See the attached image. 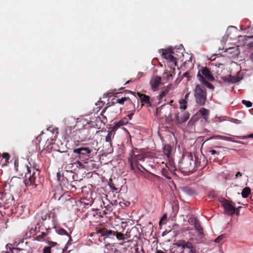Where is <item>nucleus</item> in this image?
<instances>
[{"label":"nucleus","mask_w":253,"mask_h":253,"mask_svg":"<svg viewBox=\"0 0 253 253\" xmlns=\"http://www.w3.org/2000/svg\"><path fill=\"white\" fill-rule=\"evenodd\" d=\"M95 230L97 234H100L105 238H109L112 240H115L116 238L118 241H124L129 239V240L136 241L140 237L138 228L136 226L127 229L125 234L105 227H96Z\"/></svg>","instance_id":"f257e3e1"},{"label":"nucleus","mask_w":253,"mask_h":253,"mask_svg":"<svg viewBox=\"0 0 253 253\" xmlns=\"http://www.w3.org/2000/svg\"><path fill=\"white\" fill-rule=\"evenodd\" d=\"M30 166L26 165L23 168L25 171V179L23 182L26 186H32V188H35L40 183V181L37 179L39 172L38 169H35L34 167H31L30 164Z\"/></svg>","instance_id":"f03ea898"},{"label":"nucleus","mask_w":253,"mask_h":253,"mask_svg":"<svg viewBox=\"0 0 253 253\" xmlns=\"http://www.w3.org/2000/svg\"><path fill=\"white\" fill-rule=\"evenodd\" d=\"M199 165L200 164L197 161V158L195 157L194 161L192 153L189 152L183 154L179 163V167L183 172L193 171L195 169V166L198 167Z\"/></svg>","instance_id":"7ed1b4c3"},{"label":"nucleus","mask_w":253,"mask_h":253,"mask_svg":"<svg viewBox=\"0 0 253 253\" xmlns=\"http://www.w3.org/2000/svg\"><path fill=\"white\" fill-rule=\"evenodd\" d=\"M145 159V157L143 154L135 155L133 151L129 154L128 163L130 165V169L137 175H142L143 171L142 170L138 165L140 164V162H143Z\"/></svg>","instance_id":"20e7f679"},{"label":"nucleus","mask_w":253,"mask_h":253,"mask_svg":"<svg viewBox=\"0 0 253 253\" xmlns=\"http://www.w3.org/2000/svg\"><path fill=\"white\" fill-rule=\"evenodd\" d=\"M189 240H179L174 245L177 247L176 249L173 251V253H185L184 250H186L188 253H198L197 247Z\"/></svg>","instance_id":"39448f33"},{"label":"nucleus","mask_w":253,"mask_h":253,"mask_svg":"<svg viewBox=\"0 0 253 253\" xmlns=\"http://www.w3.org/2000/svg\"><path fill=\"white\" fill-rule=\"evenodd\" d=\"M43 230V228H42ZM45 231H42L41 234L36 237V240L39 241L47 242L48 243V246H45L43 249V253H50L51 248L57 245L56 242L50 241L51 238L49 236L50 229L45 228Z\"/></svg>","instance_id":"423d86ee"},{"label":"nucleus","mask_w":253,"mask_h":253,"mask_svg":"<svg viewBox=\"0 0 253 253\" xmlns=\"http://www.w3.org/2000/svg\"><path fill=\"white\" fill-rule=\"evenodd\" d=\"M195 101L197 104L204 106L207 100V91L205 87L199 84L196 85L194 90Z\"/></svg>","instance_id":"0eeeda50"},{"label":"nucleus","mask_w":253,"mask_h":253,"mask_svg":"<svg viewBox=\"0 0 253 253\" xmlns=\"http://www.w3.org/2000/svg\"><path fill=\"white\" fill-rule=\"evenodd\" d=\"M92 151L88 147H81L73 150V153L75 154V158L82 161L87 160Z\"/></svg>","instance_id":"6e6552de"},{"label":"nucleus","mask_w":253,"mask_h":253,"mask_svg":"<svg viewBox=\"0 0 253 253\" xmlns=\"http://www.w3.org/2000/svg\"><path fill=\"white\" fill-rule=\"evenodd\" d=\"M88 218L89 219L90 225L94 226V223H98L100 222L101 218L103 217L101 212L99 210H93L88 213Z\"/></svg>","instance_id":"1a4fd4ad"},{"label":"nucleus","mask_w":253,"mask_h":253,"mask_svg":"<svg viewBox=\"0 0 253 253\" xmlns=\"http://www.w3.org/2000/svg\"><path fill=\"white\" fill-rule=\"evenodd\" d=\"M190 114L187 111H182L180 113L174 114L175 122L176 124H181L186 122L189 118Z\"/></svg>","instance_id":"9d476101"},{"label":"nucleus","mask_w":253,"mask_h":253,"mask_svg":"<svg viewBox=\"0 0 253 253\" xmlns=\"http://www.w3.org/2000/svg\"><path fill=\"white\" fill-rule=\"evenodd\" d=\"M198 73H200V74L201 73L202 74V76H203L204 79L206 80L209 81H213L214 80V77L209 69L207 67H202Z\"/></svg>","instance_id":"9b49d317"},{"label":"nucleus","mask_w":253,"mask_h":253,"mask_svg":"<svg viewBox=\"0 0 253 253\" xmlns=\"http://www.w3.org/2000/svg\"><path fill=\"white\" fill-rule=\"evenodd\" d=\"M224 209L228 215H233L235 212V208L233 205L227 200H225L223 203Z\"/></svg>","instance_id":"f8f14e48"},{"label":"nucleus","mask_w":253,"mask_h":253,"mask_svg":"<svg viewBox=\"0 0 253 253\" xmlns=\"http://www.w3.org/2000/svg\"><path fill=\"white\" fill-rule=\"evenodd\" d=\"M161 77L160 76H154L150 80V84L153 90L157 89L158 86L161 84Z\"/></svg>","instance_id":"ddd939ff"},{"label":"nucleus","mask_w":253,"mask_h":253,"mask_svg":"<svg viewBox=\"0 0 253 253\" xmlns=\"http://www.w3.org/2000/svg\"><path fill=\"white\" fill-rule=\"evenodd\" d=\"M162 56L167 60H169L172 63H174L176 65V58L173 56L171 53L168 52L166 49H162Z\"/></svg>","instance_id":"4468645a"},{"label":"nucleus","mask_w":253,"mask_h":253,"mask_svg":"<svg viewBox=\"0 0 253 253\" xmlns=\"http://www.w3.org/2000/svg\"><path fill=\"white\" fill-rule=\"evenodd\" d=\"M222 79L224 82L231 83H236L239 82L242 79L238 76L229 75L222 78Z\"/></svg>","instance_id":"2eb2a0df"},{"label":"nucleus","mask_w":253,"mask_h":253,"mask_svg":"<svg viewBox=\"0 0 253 253\" xmlns=\"http://www.w3.org/2000/svg\"><path fill=\"white\" fill-rule=\"evenodd\" d=\"M197 118L196 117H192L187 125V129L190 132H192L195 130V124L197 121Z\"/></svg>","instance_id":"dca6fc26"},{"label":"nucleus","mask_w":253,"mask_h":253,"mask_svg":"<svg viewBox=\"0 0 253 253\" xmlns=\"http://www.w3.org/2000/svg\"><path fill=\"white\" fill-rule=\"evenodd\" d=\"M126 101H128L130 105L131 106H132V109L133 110H135V104L134 103H133L132 101L129 98H128V97H123V98H122L121 99H117L116 100V102L113 101L112 102V103L114 104L115 103H119L120 104H122L123 105V104H124V102Z\"/></svg>","instance_id":"f3484780"},{"label":"nucleus","mask_w":253,"mask_h":253,"mask_svg":"<svg viewBox=\"0 0 253 253\" xmlns=\"http://www.w3.org/2000/svg\"><path fill=\"white\" fill-rule=\"evenodd\" d=\"M137 95L139 97L141 102L149 105V106L151 105V102L150 100V97L148 95L142 94L139 92H137Z\"/></svg>","instance_id":"a211bd4d"},{"label":"nucleus","mask_w":253,"mask_h":253,"mask_svg":"<svg viewBox=\"0 0 253 253\" xmlns=\"http://www.w3.org/2000/svg\"><path fill=\"white\" fill-rule=\"evenodd\" d=\"M117 201L116 200H112L111 201V203L109 204H107L106 205H105L104 207L105 210L103 211V215H105L107 213V212H110L112 211V206L113 205H117Z\"/></svg>","instance_id":"6ab92c4d"},{"label":"nucleus","mask_w":253,"mask_h":253,"mask_svg":"<svg viewBox=\"0 0 253 253\" xmlns=\"http://www.w3.org/2000/svg\"><path fill=\"white\" fill-rule=\"evenodd\" d=\"M197 77L199 78V81L201 82L207 87L211 89H214V86L211 84L209 83L206 80H205L203 76H201V74H200V73H198Z\"/></svg>","instance_id":"aec40b11"},{"label":"nucleus","mask_w":253,"mask_h":253,"mask_svg":"<svg viewBox=\"0 0 253 253\" xmlns=\"http://www.w3.org/2000/svg\"><path fill=\"white\" fill-rule=\"evenodd\" d=\"M115 135V132L114 131V129L108 131V134L105 137V141L107 143H109V145L112 146V139L114 138Z\"/></svg>","instance_id":"412c9836"},{"label":"nucleus","mask_w":253,"mask_h":253,"mask_svg":"<svg viewBox=\"0 0 253 253\" xmlns=\"http://www.w3.org/2000/svg\"><path fill=\"white\" fill-rule=\"evenodd\" d=\"M52 193L53 194L52 197L55 200H60L64 196V194L62 193L61 190L59 189H57L54 191H52Z\"/></svg>","instance_id":"4be33fe9"},{"label":"nucleus","mask_w":253,"mask_h":253,"mask_svg":"<svg viewBox=\"0 0 253 253\" xmlns=\"http://www.w3.org/2000/svg\"><path fill=\"white\" fill-rule=\"evenodd\" d=\"M7 222L8 219L4 218H0V232H3L7 228Z\"/></svg>","instance_id":"5701e85b"},{"label":"nucleus","mask_w":253,"mask_h":253,"mask_svg":"<svg viewBox=\"0 0 253 253\" xmlns=\"http://www.w3.org/2000/svg\"><path fill=\"white\" fill-rule=\"evenodd\" d=\"M194 226L196 229L198 231L199 234H203V229L201 225L200 222L197 218L194 219Z\"/></svg>","instance_id":"b1692460"},{"label":"nucleus","mask_w":253,"mask_h":253,"mask_svg":"<svg viewBox=\"0 0 253 253\" xmlns=\"http://www.w3.org/2000/svg\"><path fill=\"white\" fill-rule=\"evenodd\" d=\"M171 150V147L170 145H165L163 148V152L169 159H170Z\"/></svg>","instance_id":"393cba45"},{"label":"nucleus","mask_w":253,"mask_h":253,"mask_svg":"<svg viewBox=\"0 0 253 253\" xmlns=\"http://www.w3.org/2000/svg\"><path fill=\"white\" fill-rule=\"evenodd\" d=\"M183 191L188 195H193L195 194V190L189 186H185L182 188Z\"/></svg>","instance_id":"a878e982"},{"label":"nucleus","mask_w":253,"mask_h":253,"mask_svg":"<svg viewBox=\"0 0 253 253\" xmlns=\"http://www.w3.org/2000/svg\"><path fill=\"white\" fill-rule=\"evenodd\" d=\"M209 153L212 155V157H211L210 159H213L214 161H217L218 158L216 156L220 155V152L215 150H211L209 151Z\"/></svg>","instance_id":"bb28decb"},{"label":"nucleus","mask_w":253,"mask_h":253,"mask_svg":"<svg viewBox=\"0 0 253 253\" xmlns=\"http://www.w3.org/2000/svg\"><path fill=\"white\" fill-rule=\"evenodd\" d=\"M166 166L171 173H173L176 170V167L173 162L169 161V163H167Z\"/></svg>","instance_id":"cd10ccee"},{"label":"nucleus","mask_w":253,"mask_h":253,"mask_svg":"<svg viewBox=\"0 0 253 253\" xmlns=\"http://www.w3.org/2000/svg\"><path fill=\"white\" fill-rule=\"evenodd\" d=\"M48 219L51 220L53 223L56 221V215L54 210H51L50 212L48 211Z\"/></svg>","instance_id":"c85d7f7f"},{"label":"nucleus","mask_w":253,"mask_h":253,"mask_svg":"<svg viewBox=\"0 0 253 253\" xmlns=\"http://www.w3.org/2000/svg\"><path fill=\"white\" fill-rule=\"evenodd\" d=\"M199 112L202 115L203 118L207 121L208 117L209 115V111L205 108H202L199 110Z\"/></svg>","instance_id":"c756f323"},{"label":"nucleus","mask_w":253,"mask_h":253,"mask_svg":"<svg viewBox=\"0 0 253 253\" xmlns=\"http://www.w3.org/2000/svg\"><path fill=\"white\" fill-rule=\"evenodd\" d=\"M251 189L248 187H245L244 188L242 192V196L243 198H247L249 195L251 194Z\"/></svg>","instance_id":"7c9ffc66"},{"label":"nucleus","mask_w":253,"mask_h":253,"mask_svg":"<svg viewBox=\"0 0 253 253\" xmlns=\"http://www.w3.org/2000/svg\"><path fill=\"white\" fill-rule=\"evenodd\" d=\"M179 102L180 104V109L184 110L187 108V101L185 99H181L179 100Z\"/></svg>","instance_id":"2f4dec72"},{"label":"nucleus","mask_w":253,"mask_h":253,"mask_svg":"<svg viewBox=\"0 0 253 253\" xmlns=\"http://www.w3.org/2000/svg\"><path fill=\"white\" fill-rule=\"evenodd\" d=\"M56 232L61 235H66L69 236L70 240H71V237L68 234L67 232L64 229L61 228H57L56 229Z\"/></svg>","instance_id":"473e14b6"},{"label":"nucleus","mask_w":253,"mask_h":253,"mask_svg":"<svg viewBox=\"0 0 253 253\" xmlns=\"http://www.w3.org/2000/svg\"><path fill=\"white\" fill-rule=\"evenodd\" d=\"M169 170V169L166 168H163L162 169V174L163 176H165L167 179H171V178L170 176Z\"/></svg>","instance_id":"72a5a7b5"},{"label":"nucleus","mask_w":253,"mask_h":253,"mask_svg":"<svg viewBox=\"0 0 253 253\" xmlns=\"http://www.w3.org/2000/svg\"><path fill=\"white\" fill-rule=\"evenodd\" d=\"M226 236L225 234H222L217 237L215 240L214 242L217 243H223L224 241V239Z\"/></svg>","instance_id":"f704fd0d"},{"label":"nucleus","mask_w":253,"mask_h":253,"mask_svg":"<svg viewBox=\"0 0 253 253\" xmlns=\"http://www.w3.org/2000/svg\"><path fill=\"white\" fill-rule=\"evenodd\" d=\"M108 196L107 195H105L104 196H102L101 198V200L102 201V204L101 205L102 207H104L105 205H106L108 204L111 203V202L108 200L107 199Z\"/></svg>","instance_id":"c9c22d12"},{"label":"nucleus","mask_w":253,"mask_h":253,"mask_svg":"<svg viewBox=\"0 0 253 253\" xmlns=\"http://www.w3.org/2000/svg\"><path fill=\"white\" fill-rule=\"evenodd\" d=\"M41 218L43 220H46L47 218L48 219V211H43L41 213Z\"/></svg>","instance_id":"e433bc0d"},{"label":"nucleus","mask_w":253,"mask_h":253,"mask_svg":"<svg viewBox=\"0 0 253 253\" xmlns=\"http://www.w3.org/2000/svg\"><path fill=\"white\" fill-rule=\"evenodd\" d=\"M168 93V89H166L164 91H163L161 94H160L158 96V98L159 100H161L165 96H166Z\"/></svg>","instance_id":"4c0bfd02"},{"label":"nucleus","mask_w":253,"mask_h":253,"mask_svg":"<svg viewBox=\"0 0 253 253\" xmlns=\"http://www.w3.org/2000/svg\"><path fill=\"white\" fill-rule=\"evenodd\" d=\"M0 199L2 201L6 202L7 201L6 193L0 191Z\"/></svg>","instance_id":"58836bf2"},{"label":"nucleus","mask_w":253,"mask_h":253,"mask_svg":"<svg viewBox=\"0 0 253 253\" xmlns=\"http://www.w3.org/2000/svg\"><path fill=\"white\" fill-rule=\"evenodd\" d=\"M242 103L248 108L251 107L252 106V103L250 101L243 100L242 101Z\"/></svg>","instance_id":"ea45409f"},{"label":"nucleus","mask_w":253,"mask_h":253,"mask_svg":"<svg viewBox=\"0 0 253 253\" xmlns=\"http://www.w3.org/2000/svg\"><path fill=\"white\" fill-rule=\"evenodd\" d=\"M10 253H20L22 250L19 248H12L10 250Z\"/></svg>","instance_id":"a19ab883"},{"label":"nucleus","mask_w":253,"mask_h":253,"mask_svg":"<svg viewBox=\"0 0 253 253\" xmlns=\"http://www.w3.org/2000/svg\"><path fill=\"white\" fill-rule=\"evenodd\" d=\"M124 124H125V123L123 122V121H122V120L119 121V122H118L116 123L115 126H114V129L116 127H119L121 126H122Z\"/></svg>","instance_id":"79ce46f5"},{"label":"nucleus","mask_w":253,"mask_h":253,"mask_svg":"<svg viewBox=\"0 0 253 253\" xmlns=\"http://www.w3.org/2000/svg\"><path fill=\"white\" fill-rule=\"evenodd\" d=\"M109 186L111 188V189L114 190V191H117L118 189L115 187V184L112 182V180H111L109 183Z\"/></svg>","instance_id":"37998d69"},{"label":"nucleus","mask_w":253,"mask_h":253,"mask_svg":"<svg viewBox=\"0 0 253 253\" xmlns=\"http://www.w3.org/2000/svg\"><path fill=\"white\" fill-rule=\"evenodd\" d=\"M2 158L5 159V162H7L9 159L10 156L8 153H3L2 155Z\"/></svg>","instance_id":"c03bdc74"},{"label":"nucleus","mask_w":253,"mask_h":253,"mask_svg":"<svg viewBox=\"0 0 253 253\" xmlns=\"http://www.w3.org/2000/svg\"><path fill=\"white\" fill-rule=\"evenodd\" d=\"M63 153L62 157L64 160H67L69 158L70 154L67 151H64Z\"/></svg>","instance_id":"a18cd8bd"},{"label":"nucleus","mask_w":253,"mask_h":253,"mask_svg":"<svg viewBox=\"0 0 253 253\" xmlns=\"http://www.w3.org/2000/svg\"><path fill=\"white\" fill-rule=\"evenodd\" d=\"M68 180L67 179H65L63 180V186H65L68 189H69V188L68 187V186H69V183L68 182Z\"/></svg>","instance_id":"49530a36"},{"label":"nucleus","mask_w":253,"mask_h":253,"mask_svg":"<svg viewBox=\"0 0 253 253\" xmlns=\"http://www.w3.org/2000/svg\"><path fill=\"white\" fill-rule=\"evenodd\" d=\"M106 108H106L105 109H104V110L102 111V112H101V115H102V118H103V119H104V120H102V123H103L104 124H105V123L107 122V118H106V117L105 116H104V115L102 114V113L105 111V110L106 109Z\"/></svg>","instance_id":"de8ad7c7"},{"label":"nucleus","mask_w":253,"mask_h":253,"mask_svg":"<svg viewBox=\"0 0 253 253\" xmlns=\"http://www.w3.org/2000/svg\"><path fill=\"white\" fill-rule=\"evenodd\" d=\"M240 138H241L242 139H245V138H253V134H251L250 135H248L247 136H242V137H240Z\"/></svg>","instance_id":"09e8293b"},{"label":"nucleus","mask_w":253,"mask_h":253,"mask_svg":"<svg viewBox=\"0 0 253 253\" xmlns=\"http://www.w3.org/2000/svg\"><path fill=\"white\" fill-rule=\"evenodd\" d=\"M232 122L235 123V124H240L242 123V122L240 120H239L238 119H233L232 120Z\"/></svg>","instance_id":"8fccbe9b"},{"label":"nucleus","mask_w":253,"mask_h":253,"mask_svg":"<svg viewBox=\"0 0 253 253\" xmlns=\"http://www.w3.org/2000/svg\"><path fill=\"white\" fill-rule=\"evenodd\" d=\"M244 39H245V40L246 41H247V40H248L249 39H253V35H252V36H245Z\"/></svg>","instance_id":"3c124183"},{"label":"nucleus","mask_w":253,"mask_h":253,"mask_svg":"<svg viewBox=\"0 0 253 253\" xmlns=\"http://www.w3.org/2000/svg\"><path fill=\"white\" fill-rule=\"evenodd\" d=\"M190 95V92H187L185 95V96H184V98L183 99H185V100H187L188 97H189V96Z\"/></svg>","instance_id":"603ef678"},{"label":"nucleus","mask_w":253,"mask_h":253,"mask_svg":"<svg viewBox=\"0 0 253 253\" xmlns=\"http://www.w3.org/2000/svg\"><path fill=\"white\" fill-rule=\"evenodd\" d=\"M242 174L240 172H238L235 175V178H237L239 176H241Z\"/></svg>","instance_id":"864d4df0"},{"label":"nucleus","mask_w":253,"mask_h":253,"mask_svg":"<svg viewBox=\"0 0 253 253\" xmlns=\"http://www.w3.org/2000/svg\"><path fill=\"white\" fill-rule=\"evenodd\" d=\"M66 132H67V131L69 130L70 132L72 130V128L71 126H67L66 128Z\"/></svg>","instance_id":"5fc2aeb1"},{"label":"nucleus","mask_w":253,"mask_h":253,"mask_svg":"<svg viewBox=\"0 0 253 253\" xmlns=\"http://www.w3.org/2000/svg\"><path fill=\"white\" fill-rule=\"evenodd\" d=\"M57 177L58 180H60L61 175L59 172L57 173Z\"/></svg>","instance_id":"6e6d98bb"},{"label":"nucleus","mask_w":253,"mask_h":253,"mask_svg":"<svg viewBox=\"0 0 253 253\" xmlns=\"http://www.w3.org/2000/svg\"><path fill=\"white\" fill-rule=\"evenodd\" d=\"M140 167L143 170H144L145 171H147V170L145 169V168L143 167V166L141 164L138 165V167Z\"/></svg>","instance_id":"4d7b16f0"},{"label":"nucleus","mask_w":253,"mask_h":253,"mask_svg":"<svg viewBox=\"0 0 253 253\" xmlns=\"http://www.w3.org/2000/svg\"><path fill=\"white\" fill-rule=\"evenodd\" d=\"M249 47H253V42H250L248 44Z\"/></svg>","instance_id":"13d9d810"},{"label":"nucleus","mask_w":253,"mask_h":253,"mask_svg":"<svg viewBox=\"0 0 253 253\" xmlns=\"http://www.w3.org/2000/svg\"><path fill=\"white\" fill-rule=\"evenodd\" d=\"M171 84H169L168 86H167V88L166 89H168V92H169V89L171 88Z\"/></svg>","instance_id":"bf43d9fd"},{"label":"nucleus","mask_w":253,"mask_h":253,"mask_svg":"<svg viewBox=\"0 0 253 253\" xmlns=\"http://www.w3.org/2000/svg\"><path fill=\"white\" fill-rule=\"evenodd\" d=\"M113 93H114V94H117V93H118V92H110V93H108V96H111L112 95L111 94H113Z\"/></svg>","instance_id":"052dcab7"},{"label":"nucleus","mask_w":253,"mask_h":253,"mask_svg":"<svg viewBox=\"0 0 253 253\" xmlns=\"http://www.w3.org/2000/svg\"><path fill=\"white\" fill-rule=\"evenodd\" d=\"M156 253H165L162 250H157Z\"/></svg>","instance_id":"680f3d73"},{"label":"nucleus","mask_w":253,"mask_h":253,"mask_svg":"<svg viewBox=\"0 0 253 253\" xmlns=\"http://www.w3.org/2000/svg\"><path fill=\"white\" fill-rule=\"evenodd\" d=\"M133 115V113L129 114L128 115V117L129 118V119H131L132 116Z\"/></svg>","instance_id":"e2e57ef3"},{"label":"nucleus","mask_w":253,"mask_h":253,"mask_svg":"<svg viewBox=\"0 0 253 253\" xmlns=\"http://www.w3.org/2000/svg\"><path fill=\"white\" fill-rule=\"evenodd\" d=\"M250 59L253 62V53L251 54Z\"/></svg>","instance_id":"0e129e2a"},{"label":"nucleus","mask_w":253,"mask_h":253,"mask_svg":"<svg viewBox=\"0 0 253 253\" xmlns=\"http://www.w3.org/2000/svg\"><path fill=\"white\" fill-rule=\"evenodd\" d=\"M126 242H122L121 243H119V244L121 246H124Z\"/></svg>","instance_id":"69168bd1"},{"label":"nucleus","mask_w":253,"mask_h":253,"mask_svg":"<svg viewBox=\"0 0 253 253\" xmlns=\"http://www.w3.org/2000/svg\"><path fill=\"white\" fill-rule=\"evenodd\" d=\"M38 226V228H39V232H40L41 231V226L39 224H37V225Z\"/></svg>","instance_id":"338daca9"},{"label":"nucleus","mask_w":253,"mask_h":253,"mask_svg":"<svg viewBox=\"0 0 253 253\" xmlns=\"http://www.w3.org/2000/svg\"><path fill=\"white\" fill-rule=\"evenodd\" d=\"M239 212H240V211H239V209H237V210L236 211V214L237 215H239Z\"/></svg>","instance_id":"774afa93"}]
</instances>
